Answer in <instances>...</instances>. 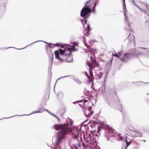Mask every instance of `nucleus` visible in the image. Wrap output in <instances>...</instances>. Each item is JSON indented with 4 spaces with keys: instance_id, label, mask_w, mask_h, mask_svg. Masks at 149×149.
<instances>
[{
    "instance_id": "49530a36",
    "label": "nucleus",
    "mask_w": 149,
    "mask_h": 149,
    "mask_svg": "<svg viewBox=\"0 0 149 149\" xmlns=\"http://www.w3.org/2000/svg\"><path fill=\"white\" fill-rule=\"evenodd\" d=\"M88 120H85L82 123H81V126L84 123H85Z\"/></svg>"
},
{
    "instance_id": "864d4df0",
    "label": "nucleus",
    "mask_w": 149,
    "mask_h": 149,
    "mask_svg": "<svg viewBox=\"0 0 149 149\" xmlns=\"http://www.w3.org/2000/svg\"><path fill=\"white\" fill-rule=\"evenodd\" d=\"M90 133H91V134H91V135H92V134H93V132L92 131V130H91V131H90Z\"/></svg>"
},
{
    "instance_id": "aec40b11",
    "label": "nucleus",
    "mask_w": 149,
    "mask_h": 149,
    "mask_svg": "<svg viewBox=\"0 0 149 149\" xmlns=\"http://www.w3.org/2000/svg\"><path fill=\"white\" fill-rule=\"evenodd\" d=\"M90 25L89 24H87V26L86 28V32L87 33H88L91 30H90Z\"/></svg>"
},
{
    "instance_id": "bf43d9fd",
    "label": "nucleus",
    "mask_w": 149,
    "mask_h": 149,
    "mask_svg": "<svg viewBox=\"0 0 149 149\" xmlns=\"http://www.w3.org/2000/svg\"><path fill=\"white\" fill-rule=\"evenodd\" d=\"M57 119H58V121L59 122L60 121V120L59 118L58 117V118H57Z\"/></svg>"
},
{
    "instance_id": "20e7f679",
    "label": "nucleus",
    "mask_w": 149,
    "mask_h": 149,
    "mask_svg": "<svg viewBox=\"0 0 149 149\" xmlns=\"http://www.w3.org/2000/svg\"><path fill=\"white\" fill-rule=\"evenodd\" d=\"M113 56L119 58L122 61L127 62L132 57V55L130 52L124 54L122 51L118 52L117 54H114Z\"/></svg>"
},
{
    "instance_id": "2eb2a0df",
    "label": "nucleus",
    "mask_w": 149,
    "mask_h": 149,
    "mask_svg": "<svg viewBox=\"0 0 149 149\" xmlns=\"http://www.w3.org/2000/svg\"><path fill=\"white\" fill-rule=\"evenodd\" d=\"M6 10L5 6L0 4V11L1 12H4Z\"/></svg>"
},
{
    "instance_id": "f704fd0d",
    "label": "nucleus",
    "mask_w": 149,
    "mask_h": 149,
    "mask_svg": "<svg viewBox=\"0 0 149 149\" xmlns=\"http://www.w3.org/2000/svg\"><path fill=\"white\" fill-rule=\"evenodd\" d=\"M72 60H73V59H72L70 61H69V60H68V59H67L66 60V62H69V63H70V62H71L72 61Z\"/></svg>"
},
{
    "instance_id": "39448f33",
    "label": "nucleus",
    "mask_w": 149,
    "mask_h": 149,
    "mask_svg": "<svg viewBox=\"0 0 149 149\" xmlns=\"http://www.w3.org/2000/svg\"><path fill=\"white\" fill-rule=\"evenodd\" d=\"M60 54L65 57H70L71 52L69 50V48L68 49L64 48L63 49H59Z\"/></svg>"
},
{
    "instance_id": "9b49d317",
    "label": "nucleus",
    "mask_w": 149,
    "mask_h": 149,
    "mask_svg": "<svg viewBox=\"0 0 149 149\" xmlns=\"http://www.w3.org/2000/svg\"><path fill=\"white\" fill-rule=\"evenodd\" d=\"M99 0H95L94 3V5L92 9V12L95 13L96 12L95 10L96 6L97 4L99 3Z\"/></svg>"
},
{
    "instance_id": "37998d69",
    "label": "nucleus",
    "mask_w": 149,
    "mask_h": 149,
    "mask_svg": "<svg viewBox=\"0 0 149 149\" xmlns=\"http://www.w3.org/2000/svg\"><path fill=\"white\" fill-rule=\"evenodd\" d=\"M137 82H141V83H146V84H149V82H147V83H145V82H143V81H138Z\"/></svg>"
},
{
    "instance_id": "2f4dec72",
    "label": "nucleus",
    "mask_w": 149,
    "mask_h": 149,
    "mask_svg": "<svg viewBox=\"0 0 149 149\" xmlns=\"http://www.w3.org/2000/svg\"><path fill=\"white\" fill-rule=\"evenodd\" d=\"M85 75L87 76V78L88 79H89L90 76H89V75L88 74L87 72H85Z\"/></svg>"
},
{
    "instance_id": "0eeeda50",
    "label": "nucleus",
    "mask_w": 149,
    "mask_h": 149,
    "mask_svg": "<svg viewBox=\"0 0 149 149\" xmlns=\"http://www.w3.org/2000/svg\"><path fill=\"white\" fill-rule=\"evenodd\" d=\"M54 53L56 58L59 60L61 62H63L64 61L63 59L60 58L59 56L60 53L58 50H55L54 52Z\"/></svg>"
},
{
    "instance_id": "6e6552de",
    "label": "nucleus",
    "mask_w": 149,
    "mask_h": 149,
    "mask_svg": "<svg viewBox=\"0 0 149 149\" xmlns=\"http://www.w3.org/2000/svg\"><path fill=\"white\" fill-rule=\"evenodd\" d=\"M142 134V133H141L139 132L136 131H134L132 134L133 137H141Z\"/></svg>"
},
{
    "instance_id": "e2e57ef3",
    "label": "nucleus",
    "mask_w": 149,
    "mask_h": 149,
    "mask_svg": "<svg viewBox=\"0 0 149 149\" xmlns=\"http://www.w3.org/2000/svg\"><path fill=\"white\" fill-rule=\"evenodd\" d=\"M139 2H140L141 1V0H137Z\"/></svg>"
},
{
    "instance_id": "f03ea898",
    "label": "nucleus",
    "mask_w": 149,
    "mask_h": 149,
    "mask_svg": "<svg viewBox=\"0 0 149 149\" xmlns=\"http://www.w3.org/2000/svg\"><path fill=\"white\" fill-rule=\"evenodd\" d=\"M63 128L66 129L67 130V133L69 132L71 133V135L75 139H77L79 141V139H78L77 136L79 137L81 133L83 132L81 130V126L79 128L77 126H74L72 127L66 128L63 125Z\"/></svg>"
},
{
    "instance_id": "a19ab883",
    "label": "nucleus",
    "mask_w": 149,
    "mask_h": 149,
    "mask_svg": "<svg viewBox=\"0 0 149 149\" xmlns=\"http://www.w3.org/2000/svg\"><path fill=\"white\" fill-rule=\"evenodd\" d=\"M91 139H92V140L93 139L95 138L94 135H91Z\"/></svg>"
},
{
    "instance_id": "f8f14e48",
    "label": "nucleus",
    "mask_w": 149,
    "mask_h": 149,
    "mask_svg": "<svg viewBox=\"0 0 149 149\" xmlns=\"http://www.w3.org/2000/svg\"><path fill=\"white\" fill-rule=\"evenodd\" d=\"M78 44L77 43L75 42H73V46L72 47H71L69 48V50L71 52V51H75V46H77L78 45Z\"/></svg>"
},
{
    "instance_id": "7ed1b4c3",
    "label": "nucleus",
    "mask_w": 149,
    "mask_h": 149,
    "mask_svg": "<svg viewBox=\"0 0 149 149\" xmlns=\"http://www.w3.org/2000/svg\"><path fill=\"white\" fill-rule=\"evenodd\" d=\"M89 1H87L81 10L80 12V16L83 17L84 19H86L88 18L90 15V13L92 12V10L90 8V6L88 5Z\"/></svg>"
},
{
    "instance_id": "9d476101",
    "label": "nucleus",
    "mask_w": 149,
    "mask_h": 149,
    "mask_svg": "<svg viewBox=\"0 0 149 149\" xmlns=\"http://www.w3.org/2000/svg\"><path fill=\"white\" fill-rule=\"evenodd\" d=\"M49 56L51 58H52V60L51 62L49 65L48 68L49 69H51L52 62L53 59L54 54H53L52 52H50V54L49 55Z\"/></svg>"
},
{
    "instance_id": "09e8293b",
    "label": "nucleus",
    "mask_w": 149,
    "mask_h": 149,
    "mask_svg": "<svg viewBox=\"0 0 149 149\" xmlns=\"http://www.w3.org/2000/svg\"><path fill=\"white\" fill-rule=\"evenodd\" d=\"M16 116V115H14V116H10V117H8V118H3H3H11V117H13V116Z\"/></svg>"
},
{
    "instance_id": "4be33fe9",
    "label": "nucleus",
    "mask_w": 149,
    "mask_h": 149,
    "mask_svg": "<svg viewBox=\"0 0 149 149\" xmlns=\"http://www.w3.org/2000/svg\"><path fill=\"white\" fill-rule=\"evenodd\" d=\"M93 111H90V113H89L88 115H86V117H90L91 116V115L93 114Z\"/></svg>"
},
{
    "instance_id": "1a4fd4ad",
    "label": "nucleus",
    "mask_w": 149,
    "mask_h": 149,
    "mask_svg": "<svg viewBox=\"0 0 149 149\" xmlns=\"http://www.w3.org/2000/svg\"><path fill=\"white\" fill-rule=\"evenodd\" d=\"M131 141H130L129 142L128 141L127 139L126 138L125 142L126 144L125 145H123L122 147V149H127L128 147L130 144Z\"/></svg>"
},
{
    "instance_id": "a18cd8bd",
    "label": "nucleus",
    "mask_w": 149,
    "mask_h": 149,
    "mask_svg": "<svg viewBox=\"0 0 149 149\" xmlns=\"http://www.w3.org/2000/svg\"><path fill=\"white\" fill-rule=\"evenodd\" d=\"M88 120H85L82 123H81V126L84 123H85Z\"/></svg>"
},
{
    "instance_id": "6e6d98bb",
    "label": "nucleus",
    "mask_w": 149,
    "mask_h": 149,
    "mask_svg": "<svg viewBox=\"0 0 149 149\" xmlns=\"http://www.w3.org/2000/svg\"><path fill=\"white\" fill-rule=\"evenodd\" d=\"M82 145H83V147H85V144L84 143H83Z\"/></svg>"
},
{
    "instance_id": "dca6fc26",
    "label": "nucleus",
    "mask_w": 149,
    "mask_h": 149,
    "mask_svg": "<svg viewBox=\"0 0 149 149\" xmlns=\"http://www.w3.org/2000/svg\"><path fill=\"white\" fill-rule=\"evenodd\" d=\"M93 125H92V127L93 128L95 126H96V125H97V124H99V123L98 122H95V121H93ZM93 131H94L95 132L96 131V130H94L93 129Z\"/></svg>"
},
{
    "instance_id": "72a5a7b5",
    "label": "nucleus",
    "mask_w": 149,
    "mask_h": 149,
    "mask_svg": "<svg viewBox=\"0 0 149 149\" xmlns=\"http://www.w3.org/2000/svg\"><path fill=\"white\" fill-rule=\"evenodd\" d=\"M82 100H78V101H76V102H74L72 103L74 104L76 102H82Z\"/></svg>"
},
{
    "instance_id": "69168bd1",
    "label": "nucleus",
    "mask_w": 149,
    "mask_h": 149,
    "mask_svg": "<svg viewBox=\"0 0 149 149\" xmlns=\"http://www.w3.org/2000/svg\"><path fill=\"white\" fill-rule=\"evenodd\" d=\"M130 35V34H129L128 36L127 37H128Z\"/></svg>"
},
{
    "instance_id": "f3484780",
    "label": "nucleus",
    "mask_w": 149,
    "mask_h": 149,
    "mask_svg": "<svg viewBox=\"0 0 149 149\" xmlns=\"http://www.w3.org/2000/svg\"><path fill=\"white\" fill-rule=\"evenodd\" d=\"M39 41H42V42H44L45 43H46V44H48V43L45 41H42V40H38V41H35L33 42L31 44H29V45L26 46L25 47H24V48H23L22 49H24L25 48V47H26L28 46H29V45H31L32 44H33L35 43H36V42H39Z\"/></svg>"
},
{
    "instance_id": "c85d7f7f",
    "label": "nucleus",
    "mask_w": 149,
    "mask_h": 149,
    "mask_svg": "<svg viewBox=\"0 0 149 149\" xmlns=\"http://www.w3.org/2000/svg\"><path fill=\"white\" fill-rule=\"evenodd\" d=\"M119 106V107H118V109L120 111H121L122 109V106L121 104Z\"/></svg>"
},
{
    "instance_id": "4468645a",
    "label": "nucleus",
    "mask_w": 149,
    "mask_h": 149,
    "mask_svg": "<svg viewBox=\"0 0 149 149\" xmlns=\"http://www.w3.org/2000/svg\"><path fill=\"white\" fill-rule=\"evenodd\" d=\"M104 125L102 123L101 124L99 125H98L97 126V132H99L100 131V129L101 128H104Z\"/></svg>"
},
{
    "instance_id": "de8ad7c7",
    "label": "nucleus",
    "mask_w": 149,
    "mask_h": 149,
    "mask_svg": "<svg viewBox=\"0 0 149 149\" xmlns=\"http://www.w3.org/2000/svg\"><path fill=\"white\" fill-rule=\"evenodd\" d=\"M92 106H90L88 108V111H90V110H91V109H92Z\"/></svg>"
},
{
    "instance_id": "4d7b16f0",
    "label": "nucleus",
    "mask_w": 149,
    "mask_h": 149,
    "mask_svg": "<svg viewBox=\"0 0 149 149\" xmlns=\"http://www.w3.org/2000/svg\"><path fill=\"white\" fill-rule=\"evenodd\" d=\"M123 0V3H125V0Z\"/></svg>"
},
{
    "instance_id": "473e14b6",
    "label": "nucleus",
    "mask_w": 149,
    "mask_h": 149,
    "mask_svg": "<svg viewBox=\"0 0 149 149\" xmlns=\"http://www.w3.org/2000/svg\"><path fill=\"white\" fill-rule=\"evenodd\" d=\"M93 144V142L92 140V139H89V144H91L92 145Z\"/></svg>"
},
{
    "instance_id": "412c9836",
    "label": "nucleus",
    "mask_w": 149,
    "mask_h": 149,
    "mask_svg": "<svg viewBox=\"0 0 149 149\" xmlns=\"http://www.w3.org/2000/svg\"><path fill=\"white\" fill-rule=\"evenodd\" d=\"M40 111H33L32 113H31V114H23V115H19V116H23V115H26V116H29L30 115H31V114H33V113H40Z\"/></svg>"
},
{
    "instance_id": "a211bd4d",
    "label": "nucleus",
    "mask_w": 149,
    "mask_h": 149,
    "mask_svg": "<svg viewBox=\"0 0 149 149\" xmlns=\"http://www.w3.org/2000/svg\"><path fill=\"white\" fill-rule=\"evenodd\" d=\"M83 138L84 140L86 142L85 143L86 145H88V144H89V139H88L87 140H86L85 137V135L84 134H83Z\"/></svg>"
},
{
    "instance_id": "393cba45",
    "label": "nucleus",
    "mask_w": 149,
    "mask_h": 149,
    "mask_svg": "<svg viewBox=\"0 0 149 149\" xmlns=\"http://www.w3.org/2000/svg\"><path fill=\"white\" fill-rule=\"evenodd\" d=\"M84 134L83 132V133H81V134L80 135V136L79 137L78 136H77V137H78V138H80V141H81V142H82V134Z\"/></svg>"
},
{
    "instance_id": "ddd939ff",
    "label": "nucleus",
    "mask_w": 149,
    "mask_h": 149,
    "mask_svg": "<svg viewBox=\"0 0 149 149\" xmlns=\"http://www.w3.org/2000/svg\"><path fill=\"white\" fill-rule=\"evenodd\" d=\"M90 75V77L89 79H89V81L91 82L94 79L93 76V72L89 70Z\"/></svg>"
},
{
    "instance_id": "052dcab7",
    "label": "nucleus",
    "mask_w": 149,
    "mask_h": 149,
    "mask_svg": "<svg viewBox=\"0 0 149 149\" xmlns=\"http://www.w3.org/2000/svg\"><path fill=\"white\" fill-rule=\"evenodd\" d=\"M140 48H142V49H146V48H144V47H140Z\"/></svg>"
},
{
    "instance_id": "603ef678",
    "label": "nucleus",
    "mask_w": 149,
    "mask_h": 149,
    "mask_svg": "<svg viewBox=\"0 0 149 149\" xmlns=\"http://www.w3.org/2000/svg\"><path fill=\"white\" fill-rule=\"evenodd\" d=\"M95 134H96V135L97 136H98V134H95V133H93V134L92 135H94V136H95Z\"/></svg>"
},
{
    "instance_id": "cd10ccee",
    "label": "nucleus",
    "mask_w": 149,
    "mask_h": 149,
    "mask_svg": "<svg viewBox=\"0 0 149 149\" xmlns=\"http://www.w3.org/2000/svg\"><path fill=\"white\" fill-rule=\"evenodd\" d=\"M68 118L70 120V122H69L70 125H72L73 124V122L72 121V119Z\"/></svg>"
},
{
    "instance_id": "3c124183",
    "label": "nucleus",
    "mask_w": 149,
    "mask_h": 149,
    "mask_svg": "<svg viewBox=\"0 0 149 149\" xmlns=\"http://www.w3.org/2000/svg\"><path fill=\"white\" fill-rule=\"evenodd\" d=\"M60 47L61 48L64 47V45H61L60 46Z\"/></svg>"
},
{
    "instance_id": "6ab92c4d",
    "label": "nucleus",
    "mask_w": 149,
    "mask_h": 149,
    "mask_svg": "<svg viewBox=\"0 0 149 149\" xmlns=\"http://www.w3.org/2000/svg\"><path fill=\"white\" fill-rule=\"evenodd\" d=\"M91 59L92 61L93 62V63H95L96 65L97 66H99V64L97 63L96 60H94L93 61H92V60H93V58L92 57H91Z\"/></svg>"
},
{
    "instance_id": "58836bf2",
    "label": "nucleus",
    "mask_w": 149,
    "mask_h": 149,
    "mask_svg": "<svg viewBox=\"0 0 149 149\" xmlns=\"http://www.w3.org/2000/svg\"><path fill=\"white\" fill-rule=\"evenodd\" d=\"M44 109L42 110V109H39V110L38 111H40V113H42V112L44 111Z\"/></svg>"
},
{
    "instance_id": "774afa93",
    "label": "nucleus",
    "mask_w": 149,
    "mask_h": 149,
    "mask_svg": "<svg viewBox=\"0 0 149 149\" xmlns=\"http://www.w3.org/2000/svg\"><path fill=\"white\" fill-rule=\"evenodd\" d=\"M54 149H57V148H56V147H55V148H54Z\"/></svg>"
},
{
    "instance_id": "a878e982",
    "label": "nucleus",
    "mask_w": 149,
    "mask_h": 149,
    "mask_svg": "<svg viewBox=\"0 0 149 149\" xmlns=\"http://www.w3.org/2000/svg\"><path fill=\"white\" fill-rule=\"evenodd\" d=\"M117 135L118 138V139H122V138L121 136H120V135H121L120 134V133L118 134Z\"/></svg>"
},
{
    "instance_id": "5701e85b",
    "label": "nucleus",
    "mask_w": 149,
    "mask_h": 149,
    "mask_svg": "<svg viewBox=\"0 0 149 149\" xmlns=\"http://www.w3.org/2000/svg\"><path fill=\"white\" fill-rule=\"evenodd\" d=\"M74 80L75 81L77 82V84H80L81 83V82L79 80H78V79H74Z\"/></svg>"
},
{
    "instance_id": "79ce46f5",
    "label": "nucleus",
    "mask_w": 149,
    "mask_h": 149,
    "mask_svg": "<svg viewBox=\"0 0 149 149\" xmlns=\"http://www.w3.org/2000/svg\"><path fill=\"white\" fill-rule=\"evenodd\" d=\"M102 73L100 72V75L99 77V79H100L102 77Z\"/></svg>"
},
{
    "instance_id": "8fccbe9b",
    "label": "nucleus",
    "mask_w": 149,
    "mask_h": 149,
    "mask_svg": "<svg viewBox=\"0 0 149 149\" xmlns=\"http://www.w3.org/2000/svg\"><path fill=\"white\" fill-rule=\"evenodd\" d=\"M50 114L55 117H56V116L53 113H51Z\"/></svg>"
},
{
    "instance_id": "f257e3e1",
    "label": "nucleus",
    "mask_w": 149,
    "mask_h": 149,
    "mask_svg": "<svg viewBox=\"0 0 149 149\" xmlns=\"http://www.w3.org/2000/svg\"><path fill=\"white\" fill-rule=\"evenodd\" d=\"M63 125L61 124H56L54 126V128L56 130H61L59 132H57L58 134L56 136V144L58 147L59 144L60 143L62 140L67 133V130L63 128Z\"/></svg>"
},
{
    "instance_id": "e433bc0d",
    "label": "nucleus",
    "mask_w": 149,
    "mask_h": 149,
    "mask_svg": "<svg viewBox=\"0 0 149 149\" xmlns=\"http://www.w3.org/2000/svg\"><path fill=\"white\" fill-rule=\"evenodd\" d=\"M59 44H60L59 43H57L54 44V46H59Z\"/></svg>"
},
{
    "instance_id": "bb28decb",
    "label": "nucleus",
    "mask_w": 149,
    "mask_h": 149,
    "mask_svg": "<svg viewBox=\"0 0 149 149\" xmlns=\"http://www.w3.org/2000/svg\"><path fill=\"white\" fill-rule=\"evenodd\" d=\"M91 134H89L88 135V136L87 137V139H91Z\"/></svg>"
},
{
    "instance_id": "13d9d810",
    "label": "nucleus",
    "mask_w": 149,
    "mask_h": 149,
    "mask_svg": "<svg viewBox=\"0 0 149 149\" xmlns=\"http://www.w3.org/2000/svg\"><path fill=\"white\" fill-rule=\"evenodd\" d=\"M91 123V121H90L88 123V124H89L90 123Z\"/></svg>"
},
{
    "instance_id": "c756f323",
    "label": "nucleus",
    "mask_w": 149,
    "mask_h": 149,
    "mask_svg": "<svg viewBox=\"0 0 149 149\" xmlns=\"http://www.w3.org/2000/svg\"><path fill=\"white\" fill-rule=\"evenodd\" d=\"M71 76H72L70 75H67V76H65L64 77H60L59 79H58V80L59 79L61 78L67 77H71Z\"/></svg>"
},
{
    "instance_id": "5fc2aeb1",
    "label": "nucleus",
    "mask_w": 149,
    "mask_h": 149,
    "mask_svg": "<svg viewBox=\"0 0 149 149\" xmlns=\"http://www.w3.org/2000/svg\"><path fill=\"white\" fill-rule=\"evenodd\" d=\"M84 44L88 48V45H86V43H84Z\"/></svg>"
},
{
    "instance_id": "423d86ee",
    "label": "nucleus",
    "mask_w": 149,
    "mask_h": 149,
    "mask_svg": "<svg viewBox=\"0 0 149 149\" xmlns=\"http://www.w3.org/2000/svg\"><path fill=\"white\" fill-rule=\"evenodd\" d=\"M123 10L125 17V22L127 24L128 27H130V22L128 20V18L126 14V4L125 3H123Z\"/></svg>"
},
{
    "instance_id": "ea45409f",
    "label": "nucleus",
    "mask_w": 149,
    "mask_h": 149,
    "mask_svg": "<svg viewBox=\"0 0 149 149\" xmlns=\"http://www.w3.org/2000/svg\"><path fill=\"white\" fill-rule=\"evenodd\" d=\"M44 111H46L48 112L50 114H51V113L50 111H49L48 110L45 109H44Z\"/></svg>"
},
{
    "instance_id": "0e129e2a",
    "label": "nucleus",
    "mask_w": 149,
    "mask_h": 149,
    "mask_svg": "<svg viewBox=\"0 0 149 149\" xmlns=\"http://www.w3.org/2000/svg\"><path fill=\"white\" fill-rule=\"evenodd\" d=\"M132 37H133V39H135V38H134V36H133Z\"/></svg>"
},
{
    "instance_id": "680f3d73",
    "label": "nucleus",
    "mask_w": 149,
    "mask_h": 149,
    "mask_svg": "<svg viewBox=\"0 0 149 149\" xmlns=\"http://www.w3.org/2000/svg\"><path fill=\"white\" fill-rule=\"evenodd\" d=\"M83 39L84 40L85 39V36H84V37H83Z\"/></svg>"
},
{
    "instance_id": "7c9ffc66",
    "label": "nucleus",
    "mask_w": 149,
    "mask_h": 149,
    "mask_svg": "<svg viewBox=\"0 0 149 149\" xmlns=\"http://www.w3.org/2000/svg\"><path fill=\"white\" fill-rule=\"evenodd\" d=\"M88 65L89 67L92 69H93L95 67V66L93 65V64H91L90 65Z\"/></svg>"
},
{
    "instance_id": "338daca9",
    "label": "nucleus",
    "mask_w": 149,
    "mask_h": 149,
    "mask_svg": "<svg viewBox=\"0 0 149 149\" xmlns=\"http://www.w3.org/2000/svg\"><path fill=\"white\" fill-rule=\"evenodd\" d=\"M146 95H149V93H147L146 94Z\"/></svg>"
},
{
    "instance_id": "4c0bfd02",
    "label": "nucleus",
    "mask_w": 149,
    "mask_h": 149,
    "mask_svg": "<svg viewBox=\"0 0 149 149\" xmlns=\"http://www.w3.org/2000/svg\"><path fill=\"white\" fill-rule=\"evenodd\" d=\"M136 7L138 8H139L140 10H142V9L138 5H137L136 6Z\"/></svg>"
},
{
    "instance_id": "c9c22d12",
    "label": "nucleus",
    "mask_w": 149,
    "mask_h": 149,
    "mask_svg": "<svg viewBox=\"0 0 149 149\" xmlns=\"http://www.w3.org/2000/svg\"><path fill=\"white\" fill-rule=\"evenodd\" d=\"M141 11L143 12L144 13L146 14L147 15H148L149 16V15L148 13L146 11H145L143 10H142Z\"/></svg>"
},
{
    "instance_id": "b1692460",
    "label": "nucleus",
    "mask_w": 149,
    "mask_h": 149,
    "mask_svg": "<svg viewBox=\"0 0 149 149\" xmlns=\"http://www.w3.org/2000/svg\"><path fill=\"white\" fill-rule=\"evenodd\" d=\"M87 19H84L83 20L82 19L81 20V22L82 23V24L84 25V22L85 24H86L87 23Z\"/></svg>"
},
{
    "instance_id": "c03bdc74",
    "label": "nucleus",
    "mask_w": 149,
    "mask_h": 149,
    "mask_svg": "<svg viewBox=\"0 0 149 149\" xmlns=\"http://www.w3.org/2000/svg\"><path fill=\"white\" fill-rule=\"evenodd\" d=\"M132 2L133 4L136 6L137 5L134 2V1H132Z\"/></svg>"
}]
</instances>
